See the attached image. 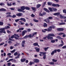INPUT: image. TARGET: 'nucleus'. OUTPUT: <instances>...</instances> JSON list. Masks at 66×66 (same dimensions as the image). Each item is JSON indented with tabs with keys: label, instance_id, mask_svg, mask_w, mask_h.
<instances>
[{
	"label": "nucleus",
	"instance_id": "obj_52",
	"mask_svg": "<svg viewBox=\"0 0 66 66\" xmlns=\"http://www.w3.org/2000/svg\"><path fill=\"white\" fill-rule=\"evenodd\" d=\"M4 43L2 42L0 44V46H2L3 45H4Z\"/></svg>",
	"mask_w": 66,
	"mask_h": 66
},
{
	"label": "nucleus",
	"instance_id": "obj_8",
	"mask_svg": "<svg viewBox=\"0 0 66 66\" xmlns=\"http://www.w3.org/2000/svg\"><path fill=\"white\" fill-rule=\"evenodd\" d=\"M25 42H26V41H25L23 40L22 41V47H24V45L25 44Z\"/></svg>",
	"mask_w": 66,
	"mask_h": 66
},
{
	"label": "nucleus",
	"instance_id": "obj_51",
	"mask_svg": "<svg viewBox=\"0 0 66 66\" xmlns=\"http://www.w3.org/2000/svg\"><path fill=\"white\" fill-rule=\"evenodd\" d=\"M9 40H12V41H14V40L13 39H12L11 38H9Z\"/></svg>",
	"mask_w": 66,
	"mask_h": 66
},
{
	"label": "nucleus",
	"instance_id": "obj_50",
	"mask_svg": "<svg viewBox=\"0 0 66 66\" xmlns=\"http://www.w3.org/2000/svg\"><path fill=\"white\" fill-rule=\"evenodd\" d=\"M0 5L2 6V5H4V4L3 3H1L0 4Z\"/></svg>",
	"mask_w": 66,
	"mask_h": 66
},
{
	"label": "nucleus",
	"instance_id": "obj_58",
	"mask_svg": "<svg viewBox=\"0 0 66 66\" xmlns=\"http://www.w3.org/2000/svg\"><path fill=\"white\" fill-rule=\"evenodd\" d=\"M46 2H44L43 4V6H45V5H46Z\"/></svg>",
	"mask_w": 66,
	"mask_h": 66
},
{
	"label": "nucleus",
	"instance_id": "obj_57",
	"mask_svg": "<svg viewBox=\"0 0 66 66\" xmlns=\"http://www.w3.org/2000/svg\"><path fill=\"white\" fill-rule=\"evenodd\" d=\"M49 48L48 47H47V48H44V50L45 51H47V49Z\"/></svg>",
	"mask_w": 66,
	"mask_h": 66
},
{
	"label": "nucleus",
	"instance_id": "obj_19",
	"mask_svg": "<svg viewBox=\"0 0 66 66\" xmlns=\"http://www.w3.org/2000/svg\"><path fill=\"white\" fill-rule=\"evenodd\" d=\"M0 11H6V9L4 8H2L0 9Z\"/></svg>",
	"mask_w": 66,
	"mask_h": 66
},
{
	"label": "nucleus",
	"instance_id": "obj_36",
	"mask_svg": "<svg viewBox=\"0 0 66 66\" xmlns=\"http://www.w3.org/2000/svg\"><path fill=\"white\" fill-rule=\"evenodd\" d=\"M52 9L54 12H55V11H57V9H56L53 8H52Z\"/></svg>",
	"mask_w": 66,
	"mask_h": 66
},
{
	"label": "nucleus",
	"instance_id": "obj_35",
	"mask_svg": "<svg viewBox=\"0 0 66 66\" xmlns=\"http://www.w3.org/2000/svg\"><path fill=\"white\" fill-rule=\"evenodd\" d=\"M18 11H19V12H22V9H18Z\"/></svg>",
	"mask_w": 66,
	"mask_h": 66
},
{
	"label": "nucleus",
	"instance_id": "obj_12",
	"mask_svg": "<svg viewBox=\"0 0 66 66\" xmlns=\"http://www.w3.org/2000/svg\"><path fill=\"white\" fill-rule=\"evenodd\" d=\"M47 38L48 39H50L51 40L53 39V37H50V36H48Z\"/></svg>",
	"mask_w": 66,
	"mask_h": 66
},
{
	"label": "nucleus",
	"instance_id": "obj_46",
	"mask_svg": "<svg viewBox=\"0 0 66 66\" xmlns=\"http://www.w3.org/2000/svg\"><path fill=\"white\" fill-rule=\"evenodd\" d=\"M50 64H51V65H54V63L53 62H50Z\"/></svg>",
	"mask_w": 66,
	"mask_h": 66
},
{
	"label": "nucleus",
	"instance_id": "obj_59",
	"mask_svg": "<svg viewBox=\"0 0 66 66\" xmlns=\"http://www.w3.org/2000/svg\"><path fill=\"white\" fill-rule=\"evenodd\" d=\"M7 33H11V31H9V30H7Z\"/></svg>",
	"mask_w": 66,
	"mask_h": 66
},
{
	"label": "nucleus",
	"instance_id": "obj_60",
	"mask_svg": "<svg viewBox=\"0 0 66 66\" xmlns=\"http://www.w3.org/2000/svg\"><path fill=\"white\" fill-rule=\"evenodd\" d=\"M57 51L58 52H60L61 51V50L60 49H58L57 50Z\"/></svg>",
	"mask_w": 66,
	"mask_h": 66
},
{
	"label": "nucleus",
	"instance_id": "obj_48",
	"mask_svg": "<svg viewBox=\"0 0 66 66\" xmlns=\"http://www.w3.org/2000/svg\"><path fill=\"white\" fill-rule=\"evenodd\" d=\"M11 62H9L7 63L8 66H10V65H11Z\"/></svg>",
	"mask_w": 66,
	"mask_h": 66
},
{
	"label": "nucleus",
	"instance_id": "obj_17",
	"mask_svg": "<svg viewBox=\"0 0 66 66\" xmlns=\"http://www.w3.org/2000/svg\"><path fill=\"white\" fill-rule=\"evenodd\" d=\"M52 26H50V28H48V31H51V30H52Z\"/></svg>",
	"mask_w": 66,
	"mask_h": 66
},
{
	"label": "nucleus",
	"instance_id": "obj_28",
	"mask_svg": "<svg viewBox=\"0 0 66 66\" xmlns=\"http://www.w3.org/2000/svg\"><path fill=\"white\" fill-rule=\"evenodd\" d=\"M28 36L26 35L25 37H24L23 38V39H26V38H28Z\"/></svg>",
	"mask_w": 66,
	"mask_h": 66
},
{
	"label": "nucleus",
	"instance_id": "obj_2",
	"mask_svg": "<svg viewBox=\"0 0 66 66\" xmlns=\"http://www.w3.org/2000/svg\"><path fill=\"white\" fill-rule=\"evenodd\" d=\"M37 34V32H34L32 34V35L31 34H29L28 36V37H30V38H33L34 35H36Z\"/></svg>",
	"mask_w": 66,
	"mask_h": 66
},
{
	"label": "nucleus",
	"instance_id": "obj_64",
	"mask_svg": "<svg viewBox=\"0 0 66 66\" xmlns=\"http://www.w3.org/2000/svg\"><path fill=\"white\" fill-rule=\"evenodd\" d=\"M46 55H44V57H43V59H46Z\"/></svg>",
	"mask_w": 66,
	"mask_h": 66
},
{
	"label": "nucleus",
	"instance_id": "obj_24",
	"mask_svg": "<svg viewBox=\"0 0 66 66\" xmlns=\"http://www.w3.org/2000/svg\"><path fill=\"white\" fill-rule=\"evenodd\" d=\"M31 8L33 11H35L36 10V7H32Z\"/></svg>",
	"mask_w": 66,
	"mask_h": 66
},
{
	"label": "nucleus",
	"instance_id": "obj_25",
	"mask_svg": "<svg viewBox=\"0 0 66 66\" xmlns=\"http://www.w3.org/2000/svg\"><path fill=\"white\" fill-rule=\"evenodd\" d=\"M47 24H46V23H44V27H47Z\"/></svg>",
	"mask_w": 66,
	"mask_h": 66
},
{
	"label": "nucleus",
	"instance_id": "obj_21",
	"mask_svg": "<svg viewBox=\"0 0 66 66\" xmlns=\"http://www.w3.org/2000/svg\"><path fill=\"white\" fill-rule=\"evenodd\" d=\"M40 6H41V5L40 4H38L37 5H36V8L38 9V8L40 7Z\"/></svg>",
	"mask_w": 66,
	"mask_h": 66
},
{
	"label": "nucleus",
	"instance_id": "obj_18",
	"mask_svg": "<svg viewBox=\"0 0 66 66\" xmlns=\"http://www.w3.org/2000/svg\"><path fill=\"white\" fill-rule=\"evenodd\" d=\"M20 19V20H21L23 21H24V22H26V19L24 18H21Z\"/></svg>",
	"mask_w": 66,
	"mask_h": 66
},
{
	"label": "nucleus",
	"instance_id": "obj_27",
	"mask_svg": "<svg viewBox=\"0 0 66 66\" xmlns=\"http://www.w3.org/2000/svg\"><path fill=\"white\" fill-rule=\"evenodd\" d=\"M13 59H10V60H9L8 61H7V63H8V62H10V61H13Z\"/></svg>",
	"mask_w": 66,
	"mask_h": 66
},
{
	"label": "nucleus",
	"instance_id": "obj_37",
	"mask_svg": "<svg viewBox=\"0 0 66 66\" xmlns=\"http://www.w3.org/2000/svg\"><path fill=\"white\" fill-rule=\"evenodd\" d=\"M17 54H18V53L17 52H16L14 54V55H15V56H16Z\"/></svg>",
	"mask_w": 66,
	"mask_h": 66
},
{
	"label": "nucleus",
	"instance_id": "obj_14",
	"mask_svg": "<svg viewBox=\"0 0 66 66\" xmlns=\"http://www.w3.org/2000/svg\"><path fill=\"white\" fill-rule=\"evenodd\" d=\"M35 49L36 50L37 52H39V48H38L37 47H36L35 48Z\"/></svg>",
	"mask_w": 66,
	"mask_h": 66
},
{
	"label": "nucleus",
	"instance_id": "obj_49",
	"mask_svg": "<svg viewBox=\"0 0 66 66\" xmlns=\"http://www.w3.org/2000/svg\"><path fill=\"white\" fill-rule=\"evenodd\" d=\"M54 54V51H53L51 53V55H52Z\"/></svg>",
	"mask_w": 66,
	"mask_h": 66
},
{
	"label": "nucleus",
	"instance_id": "obj_32",
	"mask_svg": "<svg viewBox=\"0 0 66 66\" xmlns=\"http://www.w3.org/2000/svg\"><path fill=\"white\" fill-rule=\"evenodd\" d=\"M7 17H12V16L10 14H9L8 15H7L6 16Z\"/></svg>",
	"mask_w": 66,
	"mask_h": 66
},
{
	"label": "nucleus",
	"instance_id": "obj_53",
	"mask_svg": "<svg viewBox=\"0 0 66 66\" xmlns=\"http://www.w3.org/2000/svg\"><path fill=\"white\" fill-rule=\"evenodd\" d=\"M31 31V29H27V32H30Z\"/></svg>",
	"mask_w": 66,
	"mask_h": 66
},
{
	"label": "nucleus",
	"instance_id": "obj_34",
	"mask_svg": "<svg viewBox=\"0 0 66 66\" xmlns=\"http://www.w3.org/2000/svg\"><path fill=\"white\" fill-rule=\"evenodd\" d=\"M25 9H26V10H30V8L27 7H25Z\"/></svg>",
	"mask_w": 66,
	"mask_h": 66
},
{
	"label": "nucleus",
	"instance_id": "obj_40",
	"mask_svg": "<svg viewBox=\"0 0 66 66\" xmlns=\"http://www.w3.org/2000/svg\"><path fill=\"white\" fill-rule=\"evenodd\" d=\"M7 4L8 6H12V4L11 3H8Z\"/></svg>",
	"mask_w": 66,
	"mask_h": 66
},
{
	"label": "nucleus",
	"instance_id": "obj_11",
	"mask_svg": "<svg viewBox=\"0 0 66 66\" xmlns=\"http://www.w3.org/2000/svg\"><path fill=\"white\" fill-rule=\"evenodd\" d=\"M43 10L45 11H46V12H48V13H49V12H50L46 8H44L43 9Z\"/></svg>",
	"mask_w": 66,
	"mask_h": 66
},
{
	"label": "nucleus",
	"instance_id": "obj_31",
	"mask_svg": "<svg viewBox=\"0 0 66 66\" xmlns=\"http://www.w3.org/2000/svg\"><path fill=\"white\" fill-rule=\"evenodd\" d=\"M48 38V36H47L45 37H43V39H45V40H47V38Z\"/></svg>",
	"mask_w": 66,
	"mask_h": 66
},
{
	"label": "nucleus",
	"instance_id": "obj_62",
	"mask_svg": "<svg viewBox=\"0 0 66 66\" xmlns=\"http://www.w3.org/2000/svg\"><path fill=\"white\" fill-rule=\"evenodd\" d=\"M51 42L52 43H55V40H51Z\"/></svg>",
	"mask_w": 66,
	"mask_h": 66
},
{
	"label": "nucleus",
	"instance_id": "obj_7",
	"mask_svg": "<svg viewBox=\"0 0 66 66\" xmlns=\"http://www.w3.org/2000/svg\"><path fill=\"white\" fill-rule=\"evenodd\" d=\"M52 5L53 6H58V7L60 6V5L58 4H52Z\"/></svg>",
	"mask_w": 66,
	"mask_h": 66
},
{
	"label": "nucleus",
	"instance_id": "obj_13",
	"mask_svg": "<svg viewBox=\"0 0 66 66\" xmlns=\"http://www.w3.org/2000/svg\"><path fill=\"white\" fill-rule=\"evenodd\" d=\"M25 8H26V6H23L21 7V9L22 10H23V11L24 10H25Z\"/></svg>",
	"mask_w": 66,
	"mask_h": 66
},
{
	"label": "nucleus",
	"instance_id": "obj_33",
	"mask_svg": "<svg viewBox=\"0 0 66 66\" xmlns=\"http://www.w3.org/2000/svg\"><path fill=\"white\" fill-rule=\"evenodd\" d=\"M57 60H55L54 59H52V61L53 62H57Z\"/></svg>",
	"mask_w": 66,
	"mask_h": 66
},
{
	"label": "nucleus",
	"instance_id": "obj_29",
	"mask_svg": "<svg viewBox=\"0 0 66 66\" xmlns=\"http://www.w3.org/2000/svg\"><path fill=\"white\" fill-rule=\"evenodd\" d=\"M58 35L61 36V35H63V34H64V33H60L57 34Z\"/></svg>",
	"mask_w": 66,
	"mask_h": 66
},
{
	"label": "nucleus",
	"instance_id": "obj_15",
	"mask_svg": "<svg viewBox=\"0 0 66 66\" xmlns=\"http://www.w3.org/2000/svg\"><path fill=\"white\" fill-rule=\"evenodd\" d=\"M26 60V59L25 58H24L23 59H21V62H25Z\"/></svg>",
	"mask_w": 66,
	"mask_h": 66
},
{
	"label": "nucleus",
	"instance_id": "obj_38",
	"mask_svg": "<svg viewBox=\"0 0 66 66\" xmlns=\"http://www.w3.org/2000/svg\"><path fill=\"white\" fill-rule=\"evenodd\" d=\"M48 5H51L52 4V3H50V2H48Z\"/></svg>",
	"mask_w": 66,
	"mask_h": 66
},
{
	"label": "nucleus",
	"instance_id": "obj_43",
	"mask_svg": "<svg viewBox=\"0 0 66 66\" xmlns=\"http://www.w3.org/2000/svg\"><path fill=\"white\" fill-rule=\"evenodd\" d=\"M34 21H35V22H38V20H36L35 19H33Z\"/></svg>",
	"mask_w": 66,
	"mask_h": 66
},
{
	"label": "nucleus",
	"instance_id": "obj_6",
	"mask_svg": "<svg viewBox=\"0 0 66 66\" xmlns=\"http://www.w3.org/2000/svg\"><path fill=\"white\" fill-rule=\"evenodd\" d=\"M33 61L35 63H38V62H39V60L37 59H34Z\"/></svg>",
	"mask_w": 66,
	"mask_h": 66
},
{
	"label": "nucleus",
	"instance_id": "obj_26",
	"mask_svg": "<svg viewBox=\"0 0 66 66\" xmlns=\"http://www.w3.org/2000/svg\"><path fill=\"white\" fill-rule=\"evenodd\" d=\"M33 45L34 46H37L38 45V43H34L33 44Z\"/></svg>",
	"mask_w": 66,
	"mask_h": 66
},
{
	"label": "nucleus",
	"instance_id": "obj_30",
	"mask_svg": "<svg viewBox=\"0 0 66 66\" xmlns=\"http://www.w3.org/2000/svg\"><path fill=\"white\" fill-rule=\"evenodd\" d=\"M3 22H0V26H3Z\"/></svg>",
	"mask_w": 66,
	"mask_h": 66
},
{
	"label": "nucleus",
	"instance_id": "obj_20",
	"mask_svg": "<svg viewBox=\"0 0 66 66\" xmlns=\"http://www.w3.org/2000/svg\"><path fill=\"white\" fill-rule=\"evenodd\" d=\"M54 36V35L53 34H50L48 35V36Z\"/></svg>",
	"mask_w": 66,
	"mask_h": 66
},
{
	"label": "nucleus",
	"instance_id": "obj_4",
	"mask_svg": "<svg viewBox=\"0 0 66 66\" xmlns=\"http://www.w3.org/2000/svg\"><path fill=\"white\" fill-rule=\"evenodd\" d=\"M27 32V31L26 30L23 31L22 33V36H23Z\"/></svg>",
	"mask_w": 66,
	"mask_h": 66
},
{
	"label": "nucleus",
	"instance_id": "obj_41",
	"mask_svg": "<svg viewBox=\"0 0 66 66\" xmlns=\"http://www.w3.org/2000/svg\"><path fill=\"white\" fill-rule=\"evenodd\" d=\"M34 62H30V65H32V64H34Z\"/></svg>",
	"mask_w": 66,
	"mask_h": 66
},
{
	"label": "nucleus",
	"instance_id": "obj_39",
	"mask_svg": "<svg viewBox=\"0 0 66 66\" xmlns=\"http://www.w3.org/2000/svg\"><path fill=\"white\" fill-rule=\"evenodd\" d=\"M14 36H16L18 37H19V36H18V34H14Z\"/></svg>",
	"mask_w": 66,
	"mask_h": 66
},
{
	"label": "nucleus",
	"instance_id": "obj_63",
	"mask_svg": "<svg viewBox=\"0 0 66 66\" xmlns=\"http://www.w3.org/2000/svg\"><path fill=\"white\" fill-rule=\"evenodd\" d=\"M11 38H14V35H13V36H12L11 37Z\"/></svg>",
	"mask_w": 66,
	"mask_h": 66
},
{
	"label": "nucleus",
	"instance_id": "obj_10",
	"mask_svg": "<svg viewBox=\"0 0 66 66\" xmlns=\"http://www.w3.org/2000/svg\"><path fill=\"white\" fill-rule=\"evenodd\" d=\"M16 15L17 16H19V17H20V16H22V14L21 13H18L16 14Z\"/></svg>",
	"mask_w": 66,
	"mask_h": 66
},
{
	"label": "nucleus",
	"instance_id": "obj_23",
	"mask_svg": "<svg viewBox=\"0 0 66 66\" xmlns=\"http://www.w3.org/2000/svg\"><path fill=\"white\" fill-rule=\"evenodd\" d=\"M48 9L50 10L51 12H53V10H52V8L49 7L48 8Z\"/></svg>",
	"mask_w": 66,
	"mask_h": 66
},
{
	"label": "nucleus",
	"instance_id": "obj_45",
	"mask_svg": "<svg viewBox=\"0 0 66 66\" xmlns=\"http://www.w3.org/2000/svg\"><path fill=\"white\" fill-rule=\"evenodd\" d=\"M64 44H61L60 45H59V47H62V46H63V45H64Z\"/></svg>",
	"mask_w": 66,
	"mask_h": 66
},
{
	"label": "nucleus",
	"instance_id": "obj_5",
	"mask_svg": "<svg viewBox=\"0 0 66 66\" xmlns=\"http://www.w3.org/2000/svg\"><path fill=\"white\" fill-rule=\"evenodd\" d=\"M53 19V18L52 17H48V18H47V21H48V22H49L50 21H49V19Z\"/></svg>",
	"mask_w": 66,
	"mask_h": 66
},
{
	"label": "nucleus",
	"instance_id": "obj_1",
	"mask_svg": "<svg viewBox=\"0 0 66 66\" xmlns=\"http://www.w3.org/2000/svg\"><path fill=\"white\" fill-rule=\"evenodd\" d=\"M10 28V27L9 26H7V27L5 26V28H0V30H2L0 31V33H3L5 34V33H6V32L5 31V29H6V30H7V29H9Z\"/></svg>",
	"mask_w": 66,
	"mask_h": 66
},
{
	"label": "nucleus",
	"instance_id": "obj_3",
	"mask_svg": "<svg viewBox=\"0 0 66 66\" xmlns=\"http://www.w3.org/2000/svg\"><path fill=\"white\" fill-rule=\"evenodd\" d=\"M40 53L39 54V55L40 56H42V55H44V54H46V52H40Z\"/></svg>",
	"mask_w": 66,
	"mask_h": 66
},
{
	"label": "nucleus",
	"instance_id": "obj_55",
	"mask_svg": "<svg viewBox=\"0 0 66 66\" xmlns=\"http://www.w3.org/2000/svg\"><path fill=\"white\" fill-rule=\"evenodd\" d=\"M19 20H20V19H17L15 20V21L16 22H18V21H19Z\"/></svg>",
	"mask_w": 66,
	"mask_h": 66
},
{
	"label": "nucleus",
	"instance_id": "obj_22",
	"mask_svg": "<svg viewBox=\"0 0 66 66\" xmlns=\"http://www.w3.org/2000/svg\"><path fill=\"white\" fill-rule=\"evenodd\" d=\"M60 25H64L65 24H66V23H59Z\"/></svg>",
	"mask_w": 66,
	"mask_h": 66
},
{
	"label": "nucleus",
	"instance_id": "obj_16",
	"mask_svg": "<svg viewBox=\"0 0 66 66\" xmlns=\"http://www.w3.org/2000/svg\"><path fill=\"white\" fill-rule=\"evenodd\" d=\"M60 13L59 12H57L53 14L54 15H55V16L57 15H60Z\"/></svg>",
	"mask_w": 66,
	"mask_h": 66
},
{
	"label": "nucleus",
	"instance_id": "obj_56",
	"mask_svg": "<svg viewBox=\"0 0 66 66\" xmlns=\"http://www.w3.org/2000/svg\"><path fill=\"white\" fill-rule=\"evenodd\" d=\"M16 17V15H13V16H12V17H13V18H15Z\"/></svg>",
	"mask_w": 66,
	"mask_h": 66
},
{
	"label": "nucleus",
	"instance_id": "obj_44",
	"mask_svg": "<svg viewBox=\"0 0 66 66\" xmlns=\"http://www.w3.org/2000/svg\"><path fill=\"white\" fill-rule=\"evenodd\" d=\"M63 12L64 13H66V9H64L63 10Z\"/></svg>",
	"mask_w": 66,
	"mask_h": 66
},
{
	"label": "nucleus",
	"instance_id": "obj_42",
	"mask_svg": "<svg viewBox=\"0 0 66 66\" xmlns=\"http://www.w3.org/2000/svg\"><path fill=\"white\" fill-rule=\"evenodd\" d=\"M56 37V38H58V39H62L61 37L60 36H57Z\"/></svg>",
	"mask_w": 66,
	"mask_h": 66
},
{
	"label": "nucleus",
	"instance_id": "obj_9",
	"mask_svg": "<svg viewBox=\"0 0 66 66\" xmlns=\"http://www.w3.org/2000/svg\"><path fill=\"white\" fill-rule=\"evenodd\" d=\"M57 30L59 31H64V29L62 28H58L57 29Z\"/></svg>",
	"mask_w": 66,
	"mask_h": 66
},
{
	"label": "nucleus",
	"instance_id": "obj_54",
	"mask_svg": "<svg viewBox=\"0 0 66 66\" xmlns=\"http://www.w3.org/2000/svg\"><path fill=\"white\" fill-rule=\"evenodd\" d=\"M11 54H12L10 53H8L7 54V55H9V56H10V55H11Z\"/></svg>",
	"mask_w": 66,
	"mask_h": 66
},
{
	"label": "nucleus",
	"instance_id": "obj_47",
	"mask_svg": "<svg viewBox=\"0 0 66 66\" xmlns=\"http://www.w3.org/2000/svg\"><path fill=\"white\" fill-rule=\"evenodd\" d=\"M19 29L20 30H23V29H24V28H20Z\"/></svg>",
	"mask_w": 66,
	"mask_h": 66
},
{
	"label": "nucleus",
	"instance_id": "obj_61",
	"mask_svg": "<svg viewBox=\"0 0 66 66\" xmlns=\"http://www.w3.org/2000/svg\"><path fill=\"white\" fill-rule=\"evenodd\" d=\"M62 48L63 49H65L66 48V46H64L63 47H62Z\"/></svg>",
	"mask_w": 66,
	"mask_h": 66
}]
</instances>
